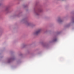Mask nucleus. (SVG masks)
Here are the masks:
<instances>
[{"mask_svg":"<svg viewBox=\"0 0 74 74\" xmlns=\"http://www.w3.org/2000/svg\"><path fill=\"white\" fill-rule=\"evenodd\" d=\"M40 32H41V29H39L36 31L35 34H39V33H40Z\"/></svg>","mask_w":74,"mask_h":74,"instance_id":"f257e3e1","label":"nucleus"},{"mask_svg":"<svg viewBox=\"0 0 74 74\" xmlns=\"http://www.w3.org/2000/svg\"><path fill=\"white\" fill-rule=\"evenodd\" d=\"M54 41H56V39L55 40H54Z\"/></svg>","mask_w":74,"mask_h":74,"instance_id":"20e7f679","label":"nucleus"},{"mask_svg":"<svg viewBox=\"0 0 74 74\" xmlns=\"http://www.w3.org/2000/svg\"><path fill=\"white\" fill-rule=\"evenodd\" d=\"M8 10V8H7L6 9V10Z\"/></svg>","mask_w":74,"mask_h":74,"instance_id":"7ed1b4c3","label":"nucleus"},{"mask_svg":"<svg viewBox=\"0 0 74 74\" xmlns=\"http://www.w3.org/2000/svg\"><path fill=\"white\" fill-rule=\"evenodd\" d=\"M58 21L59 22H61L62 20H58Z\"/></svg>","mask_w":74,"mask_h":74,"instance_id":"f03ea898","label":"nucleus"}]
</instances>
